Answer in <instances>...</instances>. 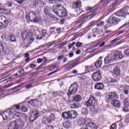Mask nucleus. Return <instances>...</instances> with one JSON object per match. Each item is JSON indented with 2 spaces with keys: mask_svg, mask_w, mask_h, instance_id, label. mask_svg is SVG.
<instances>
[{
  "mask_svg": "<svg viewBox=\"0 0 129 129\" xmlns=\"http://www.w3.org/2000/svg\"><path fill=\"white\" fill-rule=\"evenodd\" d=\"M56 8H53L52 10L53 13L60 18L65 17L67 14L66 9L61 4H57L56 5Z\"/></svg>",
  "mask_w": 129,
  "mask_h": 129,
  "instance_id": "nucleus-1",
  "label": "nucleus"
},
{
  "mask_svg": "<svg viewBox=\"0 0 129 129\" xmlns=\"http://www.w3.org/2000/svg\"><path fill=\"white\" fill-rule=\"evenodd\" d=\"M62 117L64 119H72V118H76L77 117V112L75 110L69 111L68 112H63Z\"/></svg>",
  "mask_w": 129,
  "mask_h": 129,
  "instance_id": "nucleus-2",
  "label": "nucleus"
},
{
  "mask_svg": "<svg viewBox=\"0 0 129 129\" xmlns=\"http://www.w3.org/2000/svg\"><path fill=\"white\" fill-rule=\"evenodd\" d=\"M15 112H16V109L14 108L8 109L5 111L2 114L4 120L6 119L5 117H6V119H11L14 116Z\"/></svg>",
  "mask_w": 129,
  "mask_h": 129,
  "instance_id": "nucleus-3",
  "label": "nucleus"
},
{
  "mask_svg": "<svg viewBox=\"0 0 129 129\" xmlns=\"http://www.w3.org/2000/svg\"><path fill=\"white\" fill-rule=\"evenodd\" d=\"M26 18L28 21H31L33 23H39L40 22V19L36 16V13L34 12H31L28 15H26Z\"/></svg>",
  "mask_w": 129,
  "mask_h": 129,
  "instance_id": "nucleus-4",
  "label": "nucleus"
},
{
  "mask_svg": "<svg viewBox=\"0 0 129 129\" xmlns=\"http://www.w3.org/2000/svg\"><path fill=\"white\" fill-rule=\"evenodd\" d=\"M118 97H117V93L115 92H110L106 96V101L108 103H110L113 100L117 99Z\"/></svg>",
  "mask_w": 129,
  "mask_h": 129,
  "instance_id": "nucleus-5",
  "label": "nucleus"
},
{
  "mask_svg": "<svg viewBox=\"0 0 129 129\" xmlns=\"http://www.w3.org/2000/svg\"><path fill=\"white\" fill-rule=\"evenodd\" d=\"M129 15V7H125L122 8L120 11L116 12L115 15L117 17H124L126 16V14Z\"/></svg>",
  "mask_w": 129,
  "mask_h": 129,
  "instance_id": "nucleus-6",
  "label": "nucleus"
},
{
  "mask_svg": "<svg viewBox=\"0 0 129 129\" xmlns=\"http://www.w3.org/2000/svg\"><path fill=\"white\" fill-rule=\"evenodd\" d=\"M78 90V85L76 83H74L69 88V92L68 93V96L71 95H74Z\"/></svg>",
  "mask_w": 129,
  "mask_h": 129,
  "instance_id": "nucleus-7",
  "label": "nucleus"
},
{
  "mask_svg": "<svg viewBox=\"0 0 129 129\" xmlns=\"http://www.w3.org/2000/svg\"><path fill=\"white\" fill-rule=\"evenodd\" d=\"M53 119H55V115L51 114L48 117H44L42 119V122L43 124H51Z\"/></svg>",
  "mask_w": 129,
  "mask_h": 129,
  "instance_id": "nucleus-8",
  "label": "nucleus"
},
{
  "mask_svg": "<svg viewBox=\"0 0 129 129\" xmlns=\"http://www.w3.org/2000/svg\"><path fill=\"white\" fill-rule=\"evenodd\" d=\"M84 105L87 107H91L95 105V99L93 96H91L88 101H86Z\"/></svg>",
  "mask_w": 129,
  "mask_h": 129,
  "instance_id": "nucleus-9",
  "label": "nucleus"
},
{
  "mask_svg": "<svg viewBox=\"0 0 129 129\" xmlns=\"http://www.w3.org/2000/svg\"><path fill=\"white\" fill-rule=\"evenodd\" d=\"M120 21H121V19L110 17L108 19V23L110 24V25H117Z\"/></svg>",
  "mask_w": 129,
  "mask_h": 129,
  "instance_id": "nucleus-10",
  "label": "nucleus"
},
{
  "mask_svg": "<svg viewBox=\"0 0 129 129\" xmlns=\"http://www.w3.org/2000/svg\"><path fill=\"white\" fill-rule=\"evenodd\" d=\"M92 78L93 81L95 82H98V81H100L101 80V73L100 72L97 71L94 73L92 75Z\"/></svg>",
  "mask_w": 129,
  "mask_h": 129,
  "instance_id": "nucleus-11",
  "label": "nucleus"
},
{
  "mask_svg": "<svg viewBox=\"0 0 129 129\" xmlns=\"http://www.w3.org/2000/svg\"><path fill=\"white\" fill-rule=\"evenodd\" d=\"M123 57V56L122 55V54L119 51H116L112 56V58L115 60V61L118 60V59H122Z\"/></svg>",
  "mask_w": 129,
  "mask_h": 129,
  "instance_id": "nucleus-12",
  "label": "nucleus"
},
{
  "mask_svg": "<svg viewBox=\"0 0 129 129\" xmlns=\"http://www.w3.org/2000/svg\"><path fill=\"white\" fill-rule=\"evenodd\" d=\"M123 101L124 104L126 105V106L123 107L122 111H124V112H127L129 111V99L126 98Z\"/></svg>",
  "mask_w": 129,
  "mask_h": 129,
  "instance_id": "nucleus-13",
  "label": "nucleus"
},
{
  "mask_svg": "<svg viewBox=\"0 0 129 129\" xmlns=\"http://www.w3.org/2000/svg\"><path fill=\"white\" fill-rule=\"evenodd\" d=\"M22 40H26V41H32V40H33L32 33L28 32V33H25L24 35H22Z\"/></svg>",
  "mask_w": 129,
  "mask_h": 129,
  "instance_id": "nucleus-14",
  "label": "nucleus"
},
{
  "mask_svg": "<svg viewBox=\"0 0 129 129\" xmlns=\"http://www.w3.org/2000/svg\"><path fill=\"white\" fill-rule=\"evenodd\" d=\"M73 6L74 9H77V10H80L81 9V1H77L74 2L73 3Z\"/></svg>",
  "mask_w": 129,
  "mask_h": 129,
  "instance_id": "nucleus-15",
  "label": "nucleus"
},
{
  "mask_svg": "<svg viewBox=\"0 0 129 129\" xmlns=\"http://www.w3.org/2000/svg\"><path fill=\"white\" fill-rule=\"evenodd\" d=\"M39 117V113L36 112L35 113H34V111H33V113L30 115V117L29 118V120L30 121H35L37 118Z\"/></svg>",
  "mask_w": 129,
  "mask_h": 129,
  "instance_id": "nucleus-16",
  "label": "nucleus"
},
{
  "mask_svg": "<svg viewBox=\"0 0 129 129\" xmlns=\"http://www.w3.org/2000/svg\"><path fill=\"white\" fill-rule=\"evenodd\" d=\"M8 129H19V125L16 121H13L9 125Z\"/></svg>",
  "mask_w": 129,
  "mask_h": 129,
  "instance_id": "nucleus-17",
  "label": "nucleus"
},
{
  "mask_svg": "<svg viewBox=\"0 0 129 129\" xmlns=\"http://www.w3.org/2000/svg\"><path fill=\"white\" fill-rule=\"evenodd\" d=\"M86 22V20H85V18H81L76 22L75 24L78 25V24H80V25L78 26V28H80L82 27V25L83 24H85Z\"/></svg>",
  "mask_w": 129,
  "mask_h": 129,
  "instance_id": "nucleus-18",
  "label": "nucleus"
},
{
  "mask_svg": "<svg viewBox=\"0 0 129 129\" xmlns=\"http://www.w3.org/2000/svg\"><path fill=\"white\" fill-rule=\"evenodd\" d=\"M0 52L5 53V55H9V49H5L3 43L0 41Z\"/></svg>",
  "mask_w": 129,
  "mask_h": 129,
  "instance_id": "nucleus-19",
  "label": "nucleus"
},
{
  "mask_svg": "<svg viewBox=\"0 0 129 129\" xmlns=\"http://www.w3.org/2000/svg\"><path fill=\"white\" fill-rule=\"evenodd\" d=\"M37 62L38 63V64H41L42 62H44V63H45V64H48L49 61L47 59V57L44 56L42 58H40L37 59Z\"/></svg>",
  "mask_w": 129,
  "mask_h": 129,
  "instance_id": "nucleus-20",
  "label": "nucleus"
},
{
  "mask_svg": "<svg viewBox=\"0 0 129 129\" xmlns=\"http://www.w3.org/2000/svg\"><path fill=\"white\" fill-rule=\"evenodd\" d=\"M88 129H97V125L93 122H89L87 124Z\"/></svg>",
  "mask_w": 129,
  "mask_h": 129,
  "instance_id": "nucleus-21",
  "label": "nucleus"
},
{
  "mask_svg": "<svg viewBox=\"0 0 129 129\" xmlns=\"http://www.w3.org/2000/svg\"><path fill=\"white\" fill-rule=\"evenodd\" d=\"M111 102L114 107H116L117 108H119V107H120V102H119V101L115 99L112 101Z\"/></svg>",
  "mask_w": 129,
  "mask_h": 129,
  "instance_id": "nucleus-22",
  "label": "nucleus"
},
{
  "mask_svg": "<svg viewBox=\"0 0 129 129\" xmlns=\"http://www.w3.org/2000/svg\"><path fill=\"white\" fill-rule=\"evenodd\" d=\"M104 88V85L102 83H97L95 86V88L98 90H102Z\"/></svg>",
  "mask_w": 129,
  "mask_h": 129,
  "instance_id": "nucleus-23",
  "label": "nucleus"
},
{
  "mask_svg": "<svg viewBox=\"0 0 129 129\" xmlns=\"http://www.w3.org/2000/svg\"><path fill=\"white\" fill-rule=\"evenodd\" d=\"M82 99V98L81 97V96L76 95L74 96V98H73V102H79L80 101H81Z\"/></svg>",
  "mask_w": 129,
  "mask_h": 129,
  "instance_id": "nucleus-24",
  "label": "nucleus"
},
{
  "mask_svg": "<svg viewBox=\"0 0 129 129\" xmlns=\"http://www.w3.org/2000/svg\"><path fill=\"white\" fill-rule=\"evenodd\" d=\"M8 21L5 20L4 23L0 22V29H5L8 26Z\"/></svg>",
  "mask_w": 129,
  "mask_h": 129,
  "instance_id": "nucleus-25",
  "label": "nucleus"
},
{
  "mask_svg": "<svg viewBox=\"0 0 129 129\" xmlns=\"http://www.w3.org/2000/svg\"><path fill=\"white\" fill-rule=\"evenodd\" d=\"M9 38L11 42H16V36L13 33H10L9 35Z\"/></svg>",
  "mask_w": 129,
  "mask_h": 129,
  "instance_id": "nucleus-26",
  "label": "nucleus"
},
{
  "mask_svg": "<svg viewBox=\"0 0 129 129\" xmlns=\"http://www.w3.org/2000/svg\"><path fill=\"white\" fill-rule=\"evenodd\" d=\"M112 62V60H111V57L110 56H107L104 59V63L105 64H109L110 63H111Z\"/></svg>",
  "mask_w": 129,
  "mask_h": 129,
  "instance_id": "nucleus-27",
  "label": "nucleus"
},
{
  "mask_svg": "<svg viewBox=\"0 0 129 129\" xmlns=\"http://www.w3.org/2000/svg\"><path fill=\"white\" fill-rule=\"evenodd\" d=\"M113 73L115 75H116V76H118V75L120 74V70H119V68L118 67H116L114 69Z\"/></svg>",
  "mask_w": 129,
  "mask_h": 129,
  "instance_id": "nucleus-28",
  "label": "nucleus"
},
{
  "mask_svg": "<svg viewBox=\"0 0 129 129\" xmlns=\"http://www.w3.org/2000/svg\"><path fill=\"white\" fill-rule=\"evenodd\" d=\"M34 4L36 5H38V4H39L41 7H45V5H46V3H45L43 1H41V0H35L34 1Z\"/></svg>",
  "mask_w": 129,
  "mask_h": 129,
  "instance_id": "nucleus-29",
  "label": "nucleus"
},
{
  "mask_svg": "<svg viewBox=\"0 0 129 129\" xmlns=\"http://www.w3.org/2000/svg\"><path fill=\"white\" fill-rule=\"evenodd\" d=\"M62 0H48L49 4H52V5H58L59 3H61Z\"/></svg>",
  "mask_w": 129,
  "mask_h": 129,
  "instance_id": "nucleus-30",
  "label": "nucleus"
},
{
  "mask_svg": "<svg viewBox=\"0 0 129 129\" xmlns=\"http://www.w3.org/2000/svg\"><path fill=\"white\" fill-rule=\"evenodd\" d=\"M44 13L46 16H50V8L47 7H45L44 8Z\"/></svg>",
  "mask_w": 129,
  "mask_h": 129,
  "instance_id": "nucleus-31",
  "label": "nucleus"
},
{
  "mask_svg": "<svg viewBox=\"0 0 129 129\" xmlns=\"http://www.w3.org/2000/svg\"><path fill=\"white\" fill-rule=\"evenodd\" d=\"M112 0H101V3L102 4V6H107L108 4H110V2H112Z\"/></svg>",
  "mask_w": 129,
  "mask_h": 129,
  "instance_id": "nucleus-32",
  "label": "nucleus"
},
{
  "mask_svg": "<svg viewBox=\"0 0 129 129\" xmlns=\"http://www.w3.org/2000/svg\"><path fill=\"white\" fill-rule=\"evenodd\" d=\"M16 122V123H18L19 125H20L21 127H23V126L25 125V123H24V122L21 120V119L17 120Z\"/></svg>",
  "mask_w": 129,
  "mask_h": 129,
  "instance_id": "nucleus-33",
  "label": "nucleus"
},
{
  "mask_svg": "<svg viewBox=\"0 0 129 129\" xmlns=\"http://www.w3.org/2000/svg\"><path fill=\"white\" fill-rule=\"evenodd\" d=\"M15 115L16 116H17V117H18L19 119H21V117H23V116H25V114L17 112L16 113Z\"/></svg>",
  "mask_w": 129,
  "mask_h": 129,
  "instance_id": "nucleus-34",
  "label": "nucleus"
},
{
  "mask_svg": "<svg viewBox=\"0 0 129 129\" xmlns=\"http://www.w3.org/2000/svg\"><path fill=\"white\" fill-rule=\"evenodd\" d=\"M70 108L72 109L78 108V105L75 103H73L70 105Z\"/></svg>",
  "mask_w": 129,
  "mask_h": 129,
  "instance_id": "nucleus-35",
  "label": "nucleus"
},
{
  "mask_svg": "<svg viewBox=\"0 0 129 129\" xmlns=\"http://www.w3.org/2000/svg\"><path fill=\"white\" fill-rule=\"evenodd\" d=\"M60 91H54L52 92V95L54 97H57V96H59L60 95Z\"/></svg>",
  "mask_w": 129,
  "mask_h": 129,
  "instance_id": "nucleus-36",
  "label": "nucleus"
},
{
  "mask_svg": "<svg viewBox=\"0 0 129 129\" xmlns=\"http://www.w3.org/2000/svg\"><path fill=\"white\" fill-rule=\"evenodd\" d=\"M124 93L129 96V86H126L124 90Z\"/></svg>",
  "mask_w": 129,
  "mask_h": 129,
  "instance_id": "nucleus-37",
  "label": "nucleus"
},
{
  "mask_svg": "<svg viewBox=\"0 0 129 129\" xmlns=\"http://www.w3.org/2000/svg\"><path fill=\"white\" fill-rule=\"evenodd\" d=\"M65 45H67V42H63L61 43H59L58 44V48H62V47H64Z\"/></svg>",
  "mask_w": 129,
  "mask_h": 129,
  "instance_id": "nucleus-38",
  "label": "nucleus"
},
{
  "mask_svg": "<svg viewBox=\"0 0 129 129\" xmlns=\"http://www.w3.org/2000/svg\"><path fill=\"white\" fill-rule=\"evenodd\" d=\"M54 44H55V41H51L50 42H48L46 43V47H48V46H49V47H51V46H52V45H54Z\"/></svg>",
  "mask_w": 129,
  "mask_h": 129,
  "instance_id": "nucleus-39",
  "label": "nucleus"
},
{
  "mask_svg": "<svg viewBox=\"0 0 129 129\" xmlns=\"http://www.w3.org/2000/svg\"><path fill=\"white\" fill-rule=\"evenodd\" d=\"M95 65H102V60L100 59L97 60L95 63Z\"/></svg>",
  "mask_w": 129,
  "mask_h": 129,
  "instance_id": "nucleus-40",
  "label": "nucleus"
},
{
  "mask_svg": "<svg viewBox=\"0 0 129 129\" xmlns=\"http://www.w3.org/2000/svg\"><path fill=\"white\" fill-rule=\"evenodd\" d=\"M75 45V42H73L72 43H69L68 44V48L69 49H71L72 47H73Z\"/></svg>",
  "mask_w": 129,
  "mask_h": 129,
  "instance_id": "nucleus-41",
  "label": "nucleus"
},
{
  "mask_svg": "<svg viewBox=\"0 0 129 129\" xmlns=\"http://www.w3.org/2000/svg\"><path fill=\"white\" fill-rule=\"evenodd\" d=\"M102 26H104V22L103 21H101L97 24V27H102Z\"/></svg>",
  "mask_w": 129,
  "mask_h": 129,
  "instance_id": "nucleus-42",
  "label": "nucleus"
},
{
  "mask_svg": "<svg viewBox=\"0 0 129 129\" xmlns=\"http://www.w3.org/2000/svg\"><path fill=\"white\" fill-rule=\"evenodd\" d=\"M82 45H83V43L78 42L76 43V46L77 47V48H80V47H81V46H82Z\"/></svg>",
  "mask_w": 129,
  "mask_h": 129,
  "instance_id": "nucleus-43",
  "label": "nucleus"
},
{
  "mask_svg": "<svg viewBox=\"0 0 129 129\" xmlns=\"http://www.w3.org/2000/svg\"><path fill=\"white\" fill-rule=\"evenodd\" d=\"M35 32H36V30H35V29L34 28H32L29 31V33H31L32 34V36H33V34H35Z\"/></svg>",
  "mask_w": 129,
  "mask_h": 129,
  "instance_id": "nucleus-44",
  "label": "nucleus"
},
{
  "mask_svg": "<svg viewBox=\"0 0 129 129\" xmlns=\"http://www.w3.org/2000/svg\"><path fill=\"white\" fill-rule=\"evenodd\" d=\"M85 69L87 71H88V70H91V69H92V66H86Z\"/></svg>",
  "mask_w": 129,
  "mask_h": 129,
  "instance_id": "nucleus-45",
  "label": "nucleus"
},
{
  "mask_svg": "<svg viewBox=\"0 0 129 129\" xmlns=\"http://www.w3.org/2000/svg\"><path fill=\"white\" fill-rule=\"evenodd\" d=\"M21 110L22 111H23V112H27L28 111V109L25 107H21Z\"/></svg>",
  "mask_w": 129,
  "mask_h": 129,
  "instance_id": "nucleus-46",
  "label": "nucleus"
},
{
  "mask_svg": "<svg viewBox=\"0 0 129 129\" xmlns=\"http://www.w3.org/2000/svg\"><path fill=\"white\" fill-rule=\"evenodd\" d=\"M82 113H84V114H86L88 112V111H87V109L86 108H84L82 110Z\"/></svg>",
  "mask_w": 129,
  "mask_h": 129,
  "instance_id": "nucleus-47",
  "label": "nucleus"
},
{
  "mask_svg": "<svg viewBox=\"0 0 129 129\" xmlns=\"http://www.w3.org/2000/svg\"><path fill=\"white\" fill-rule=\"evenodd\" d=\"M110 129H116V124H113L110 127Z\"/></svg>",
  "mask_w": 129,
  "mask_h": 129,
  "instance_id": "nucleus-48",
  "label": "nucleus"
},
{
  "mask_svg": "<svg viewBox=\"0 0 129 129\" xmlns=\"http://www.w3.org/2000/svg\"><path fill=\"white\" fill-rule=\"evenodd\" d=\"M19 72L20 74H24L25 71H24V69H23L22 68H20L19 69Z\"/></svg>",
  "mask_w": 129,
  "mask_h": 129,
  "instance_id": "nucleus-49",
  "label": "nucleus"
},
{
  "mask_svg": "<svg viewBox=\"0 0 129 129\" xmlns=\"http://www.w3.org/2000/svg\"><path fill=\"white\" fill-rule=\"evenodd\" d=\"M39 103V101L37 100H34L33 101V104H34L35 105H39L38 104Z\"/></svg>",
  "mask_w": 129,
  "mask_h": 129,
  "instance_id": "nucleus-50",
  "label": "nucleus"
},
{
  "mask_svg": "<svg viewBox=\"0 0 129 129\" xmlns=\"http://www.w3.org/2000/svg\"><path fill=\"white\" fill-rule=\"evenodd\" d=\"M95 21H92L90 24H89V26L90 27H92L93 26H94L95 25Z\"/></svg>",
  "mask_w": 129,
  "mask_h": 129,
  "instance_id": "nucleus-51",
  "label": "nucleus"
},
{
  "mask_svg": "<svg viewBox=\"0 0 129 129\" xmlns=\"http://www.w3.org/2000/svg\"><path fill=\"white\" fill-rule=\"evenodd\" d=\"M100 44H99V48H101V47H103L104 45H105V42H100Z\"/></svg>",
  "mask_w": 129,
  "mask_h": 129,
  "instance_id": "nucleus-52",
  "label": "nucleus"
},
{
  "mask_svg": "<svg viewBox=\"0 0 129 129\" xmlns=\"http://www.w3.org/2000/svg\"><path fill=\"white\" fill-rule=\"evenodd\" d=\"M14 107H15L16 109H20L21 108V106L19 105H14Z\"/></svg>",
  "mask_w": 129,
  "mask_h": 129,
  "instance_id": "nucleus-53",
  "label": "nucleus"
},
{
  "mask_svg": "<svg viewBox=\"0 0 129 129\" xmlns=\"http://www.w3.org/2000/svg\"><path fill=\"white\" fill-rule=\"evenodd\" d=\"M24 1H27V0H16V2H17V3H18V4H23V2H24Z\"/></svg>",
  "mask_w": 129,
  "mask_h": 129,
  "instance_id": "nucleus-54",
  "label": "nucleus"
},
{
  "mask_svg": "<svg viewBox=\"0 0 129 129\" xmlns=\"http://www.w3.org/2000/svg\"><path fill=\"white\" fill-rule=\"evenodd\" d=\"M64 57H65V55H63L58 56L57 60H61V59H63Z\"/></svg>",
  "mask_w": 129,
  "mask_h": 129,
  "instance_id": "nucleus-55",
  "label": "nucleus"
},
{
  "mask_svg": "<svg viewBox=\"0 0 129 129\" xmlns=\"http://www.w3.org/2000/svg\"><path fill=\"white\" fill-rule=\"evenodd\" d=\"M85 123H86V121L85 120H83L81 121L80 124H81V125H85Z\"/></svg>",
  "mask_w": 129,
  "mask_h": 129,
  "instance_id": "nucleus-56",
  "label": "nucleus"
},
{
  "mask_svg": "<svg viewBox=\"0 0 129 129\" xmlns=\"http://www.w3.org/2000/svg\"><path fill=\"white\" fill-rule=\"evenodd\" d=\"M124 54L127 56H129V49L124 51Z\"/></svg>",
  "mask_w": 129,
  "mask_h": 129,
  "instance_id": "nucleus-57",
  "label": "nucleus"
},
{
  "mask_svg": "<svg viewBox=\"0 0 129 129\" xmlns=\"http://www.w3.org/2000/svg\"><path fill=\"white\" fill-rule=\"evenodd\" d=\"M74 56V52H71L69 54V57L70 58H72Z\"/></svg>",
  "mask_w": 129,
  "mask_h": 129,
  "instance_id": "nucleus-58",
  "label": "nucleus"
},
{
  "mask_svg": "<svg viewBox=\"0 0 129 129\" xmlns=\"http://www.w3.org/2000/svg\"><path fill=\"white\" fill-rule=\"evenodd\" d=\"M31 87H32V85L28 84L26 86L25 88H26V89H29V88H31Z\"/></svg>",
  "mask_w": 129,
  "mask_h": 129,
  "instance_id": "nucleus-59",
  "label": "nucleus"
},
{
  "mask_svg": "<svg viewBox=\"0 0 129 129\" xmlns=\"http://www.w3.org/2000/svg\"><path fill=\"white\" fill-rule=\"evenodd\" d=\"M117 80L116 79H111L110 83H113L114 82H117Z\"/></svg>",
  "mask_w": 129,
  "mask_h": 129,
  "instance_id": "nucleus-60",
  "label": "nucleus"
},
{
  "mask_svg": "<svg viewBox=\"0 0 129 129\" xmlns=\"http://www.w3.org/2000/svg\"><path fill=\"white\" fill-rule=\"evenodd\" d=\"M28 103L33 105V104H34V100H30L28 102Z\"/></svg>",
  "mask_w": 129,
  "mask_h": 129,
  "instance_id": "nucleus-61",
  "label": "nucleus"
},
{
  "mask_svg": "<svg viewBox=\"0 0 129 129\" xmlns=\"http://www.w3.org/2000/svg\"><path fill=\"white\" fill-rule=\"evenodd\" d=\"M79 64V60H77L73 63V65H78Z\"/></svg>",
  "mask_w": 129,
  "mask_h": 129,
  "instance_id": "nucleus-62",
  "label": "nucleus"
},
{
  "mask_svg": "<svg viewBox=\"0 0 129 129\" xmlns=\"http://www.w3.org/2000/svg\"><path fill=\"white\" fill-rule=\"evenodd\" d=\"M1 38H2V40H6V35H5V34L2 35L1 36Z\"/></svg>",
  "mask_w": 129,
  "mask_h": 129,
  "instance_id": "nucleus-63",
  "label": "nucleus"
},
{
  "mask_svg": "<svg viewBox=\"0 0 129 129\" xmlns=\"http://www.w3.org/2000/svg\"><path fill=\"white\" fill-rule=\"evenodd\" d=\"M47 129H54V127L52 125H49L47 127Z\"/></svg>",
  "mask_w": 129,
  "mask_h": 129,
  "instance_id": "nucleus-64",
  "label": "nucleus"
}]
</instances>
